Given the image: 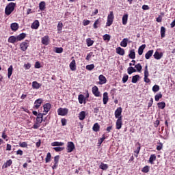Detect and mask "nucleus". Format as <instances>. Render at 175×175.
Masks as SVG:
<instances>
[{
  "mask_svg": "<svg viewBox=\"0 0 175 175\" xmlns=\"http://www.w3.org/2000/svg\"><path fill=\"white\" fill-rule=\"evenodd\" d=\"M27 36V34L25 33H22L17 36H11L8 38V42L12 43V44H14V43H17V42H21V40H24Z\"/></svg>",
  "mask_w": 175,
  "mask_h": 175,
  "instance_id": "f257e3e1",
  "label": "nucleus"
},
{
  "mask_svg": "<svg viewBox=\"0 0 175 175\" xmlns=\"http://www.w3.org/2000/svg\"><path fill=\"white\" fill-rule=\"evenodd\" d=\"M16 8V3H9L8 5L5 7V13L7 16H10L12 12L14 11V8Z\"/></svg>",
  "mask_w": 175,
  "mask_h": 175,
  "instance_id": "f03ea898",
  "label": "nucleus"
},
{
  "mask_svg": "<svg viewBox=\"0 0 175 175\" xmlns=\"http://www.w3.org/2000/svg\"><path fill=\"white\" fill-rule=\"evenodd\" d=\"M69 113V109L68 108L60 107L57 109L58 116H62V117L67 116Z\"/></svg>",
  "mask_w": 175,
  "mask_h": 175,
  "instance_id": "7ed1b4c3",
  "label": "nucleus"
},
{
  "mask_svg": "<svg viewBox=\"0 0 175 175\" xmlns=\"http://www.w3.org/2000/svg\"><path fill=\"white\" fill-rule=\"evenodd\" d=\"M29 42L28 40H25V42H22L20 44V49L22 51H27V50L28 49V47H29Z\"/></svg>",
  "mask_w": 175,
  "mask_h": 175,
  "instance_id": "20e7f679",
  "label": "nucleus"
},
{
  "mask_svg": "<svg viewBox=\"0 0 175 175\" xmlns=\"http://www.w3.org/2000/svg\"><path fill=\"white\" fill-rule=\"evenodd\" d=\"M122 108L121 107L117 108V109L115 111V118L118 119H122Z\"/></svg>",
  "mask_w": 175,
  "mask_h": 175,
  "instance_id": "39448f33",
  "label": "nucleus"
},
{
  "mask_svg": "<svg viewBox=\"0 0 175 175\" xmlns=\"http://www.w3.org/2000/svg\"><path fill=\"white\" fill-rule=\"evenodd\" d=\"M75 148H76V147L72 142H68L67 143V152H73Z\"/></svg>",
  "mask_w": 175,
  "mask_h": 175,
  "instance_id": "423d86ee",
  "label": "nucleus"
},
{
  "mask_svg": "<svg viewBox=\"0 0 175 175\" xmlns=\"http://www.w3.org/2000/svg\"><path fill=\"white\" fill-rule=\"evenodd\" d=\"M43 113L42 114L44 116L47 115V113H49V111L51 109V104L50 103H46L43 105Z\"/></svg>",
  "mask_w": 175,
  "mask_h": 175,
  "instance_id": "0eeeda50",
  "label": "nucleus"
},
{
  "mask_svg": "<svg viewBox=\"0 0 175 175\" xmlns=\"http://www.w3.org/2000/svg\"><path fill=\"white\" fill-rule=\"evenodd\" d=\"M42 103H43V99L42 98H38L34 102V106L33 109H39L40 106H42Z\"/></svg>",
  "mask_w": 175,
  "mask_h": 175,
  "instance_id": "6e6552de",
  "label": "nucleus"
},
{
  "mask_svg": "<svg viewBox=\"0 0 175 175\" xmlns=\"http://www.w3.org/2000/svg\"><path fill=\"white\" fill-rule=\"evenodd\" d=\"M92 94L94 95V96L99 97L100 96V92H99V88H98V86L95 85L92 89Z\"/></svg>",
  "mask_w": 175,
  "mask_h": 175,
  "instance_id": "1a4fd4ad",
  "label": "nucleus"
},
{
  "mask_svg": "<svg viewBox=\"0 0 175 175\" xmlns=\"http://www.w3.org/2000/svg\"><path fill=\"white\" fill-rule=\"evenodd\" d=\"M59 162V155H57L54 157V164L52 166L53 170H55L58 167V163Z\"/></svg>",
  "mask_w": 175,
  "mask_h": 175,
  "instance_id": "9d476101",
  "label": "nucleus"
},
{
  "mask_svg": "<svg viewBox=\"0 0 175 175\" xmlns=\"http://www.w3.org/2000/svg\"><path fill=\"white\" fill-rule=\"evenodd\" d=\"M50 42V38L49 36H45L41 38V43L44 44V46H49V43Z\"/></svg>",
  "mask_w": 175,
  "mask_h": 175,
  "instance_id": "9b49d317",
  "label": "nucleus"
},
{
  "mask_svg": "<svg viewBox=\"0 0 175 175\" xmlns=\"http://www.w3.org/2000/svg\"><path fill=\"white\" fill-rule=\"evenodd\" d=\"M135 146L137 147V149L134 151L135 154V157H136V158H137V157H139V152H140V150L142 148V146H140V143L137 142L135 144Z\"/></svg>",
  "mask_w": 175,
  "mask_h": 175,
  "instance_id": "f8f14e48",
  "label": "nucleus"
},
{
  "mask_svg": "<svg viewBox=\"0 0 175 175\" xmlns=\"http://www.w3.org/2000/svg\"><path fill=\"white\" fill-rule=\"evenodd\" d=\"M98 79L100 81L99 84L100 85L106 84V81H107V80L106 79V77L104 76L103 75H99Z\"/></svg>",
  "mask_w": 175,
  "mask_h": 175,
  "instance_id": "ddd939ff",
  "label": "nucleus"
},
{
  "mask_svg": "<svg viewBox=\"0 0 175 175\" xmlns=\"http://www.w3.org/2000/svg\"><path fill=\"white\" fill-rule=\"evenodd\" d=\"M116 129H121L122 128V118L118 119L116 123Z\"/></svg>",
  "mask_w": 175,
  "mask_h": 175,
  "instance_id": "4468645a",
  "label": "nucleus"
},
{
  "mask_svg": "<svg viewBox=\"0 0 175 175\" xmlns=\"http://www.w3.org/2000/svg\"><path fill=\"white\" fill-rule=\"evenodd\" d=\"M43 116H44L43 113H38L36 119V122H38L39 124H42L43 122Z\"/></svg>",
  "mask_w": 175,
  "mask_h": 175,
  "instance_id": "2eb2a0df",
  "label": "nucleus"
},
{
  "mask_svg": "<svg viewBox=\"0 0 175 175\" xmlns=\"http://www.w3.org/2000/svg\"><path fill=\"white\" fill-rule=\"evenodd\" d=\"M103 102L104 105H107V102H109V94L107 92L103 93Z\"/></svg>",
  "mask_w": 175,
  "mask_h": 175,
  "instance_id": "dca6fc26",
  "label": "nucleus"
},
{
  "mask_svg": "<svg viewBox=\"0 0 175 175\" xmlns=\"http://www.w3.org/2000/svg\"><path fill=\"white\" fill-rule=\"evenodd\" d=\"M10 28H11L12 31H13L14 32H16V31H17L19 28L18 23H12L10 25Z\"/></svg>",
  "mask_w": 175,
  "mask_h": 175,
  "instance_id": "f3484780",
  "label": "nucleus"
},
{
  "mask_svg": "<svg viewBox=\"0 0 175 175\" xmlns=\"http://www.w3.org/2000/svg\"><path fill=\"white\" fill-rule=\"evenodd\" d=\"M13 163V161L12 159H9L2 166V169H6L9 167L10 166H12V164Z\"/></svg>",
  "mask_w": 175,
  "mask_h": 175,
  "instance_id": "a211bd4d",
  "label": "nucleus"
},
{
  "mask_svg": "<svg viewBox=\"0 0 175 175\" xmlns=\"http://www.w3.org/2000/svg\"><path fill=\"white\" fill-rule=\"evenodd\" d=\"M40 24L39 23V21L36 20L31 26V28H32V29H38V28H39Z\"/></svg>",
  "mask_w": 175,
  "mask_h": 175,
  "instance_id": "6ab92c4d",
  "label": "nucleus"
},
{
  "mask_svg": "<svg viewBox=\"0 0 175 175\" xmlns=\"http://www.w3.org/2000/svg\"><path fill=\"white\" fill-rule=\"evenodd\" d=\"M129 57L131 59H135L136 58V53H135V49H131L129 51Z\"/></svg>",
  "mask_w": 175,
  "mask_h": 175,
  "instance_id": "aec40b11",
  "label": "nucleus"
},
{
  "mask_svg": "<svg viewBox=\"0 0 175 175\" xmlns=\"http://www.w3.org/2000/svg\"><path fill=\"white\" fill-rule=\"evenodd\" d=\"M153 57L155 59H161V58H162V57H163V53L156 51L154 53Z\"/></svg>",
  "mask_w": 175,
  "mask_h": 175,
  "instance_id": "412c9836",
  "label": "nucleus"
},
{
  "mask_svg": "<svg viewBox=\"0 0 175 175\" xmlns=\"http://www.w3.org/2000/svg\"><path fill=\"white\" fill-rule=\"evenodd\" d=\"M42 87V84L38 83V81H33L32 82V88L35 90H39Z\"/></svg>",
  "mask_w": 175,
  "mask_h": 175,
  "instance_id": "4be33fe9",
  "label": "nucleus"
},
{
  "mask_svg": "<svg viewBox=\"0 0 175 175\" xmlns=\"http://www.w3.org/2000/svg\"><path fill=\"white\" fill-rule=\"evenodd\" d=\"M70 70H72V72H75V70H76V60L73 59L70 63Z\"/></svg>",
  "mask_w": 175,
  "mask_h": 175,
  "instance_id": "5701e85b",
  "label": "nucleus"
},
{
  "mask_svg": "<svg viewBox=\"0 0 175 175\" xmlns=\"http://www.w3.org/2000/svg\"><path fill=\"white\" fill-rule=\"evenodd\" d=\"M116 53L119 54V55H125V50L121 47L116 48Z\"/></svg>",
  "mask_w": 175,
  "mask_h": 175,
  "instance_id": "b1692460",
  "label": "nucleus"
},
{
  "mask_svg": "<svg viewBox=\"0 0 175 175\" xmlns=\"http://www.w3.org/2000/svg\"><path fill=\"white\" fill-rule=\"evenodd\" d=\"M152 54H154V50H150L145 54L146 59H150L151 57H152Z\"/></svg>",
  "mask_w": 175,
  "mask_h": 175,
  "instance_id": "393cba45",
  "label": "nucleus"
},
{
  "mask_svg": "<svg viewBox=\"0 0 175 175\" xmlns=\"http://www.w3.org/2000/svg\"><path fill=\"white\" fill-rule=\"evenodd\" d=\"M128 17H129L128 14L123 15V16L122 18V23L123 25H126V24L128 23Z\"/></svg>",
  "mask_w": 175,
  "mask_h": 175,
  "instance_id": "a878e982",
  "label": "nucleus"
},
{
  "mask_svg": "<svg viewBox=\"0 0 175 175\" xmlns=\"http://www.w3.org/2000/svg\"><path fill=\"white\" fill-rule=\"evenodd\" d=\"M154 161H157V155H155V154H151L149 158V163H151V165H154Z\"/></svg>",
  "mask_w": 175,
  "mask_h": 175,
  "instance_id": "bb28decb",
  "label": "nucleus"
},
{
  "mask_svg": "<svg viewBox=\"0 0 175 175\" xmlns=\"http://www.w3.org/2000/svg\"><path fill=\"white\" fill-rule=\"evenodd\" d=\"M79 119L80 121H83L85 119V111H81L79 114Z\"/></svg>",
  "mask_w": 175,
  "mask_h": 175,
  "instance_id": "cd10ccee",
  "label": "nucleus"
},
{
  "mask_svg": "<svg viewBox=\"0 0 175 175\" xmlns=\"http://www.w3.org/2000/svg\"><path fill=\"white\" fill-rule=\"evenodd\" d=\"M65 143L59 142H54L51 143L52 147H59L61 146H64Z\"/></svg>",
  "mask_w": 175,
  "mask_h": 175,
  "instance_id": "c85d7f7f",
  "label": "nucleus"
},
{
  "mask_svg": "<svg viewBox=\"0 0 175 175\" xmlns=\"http://www.w3.org/2000/svg\"><path fill=\"white\" fill-rule=\"evenodd\" d=\"M12 75H13V66H10V67L8 69V79H10L12 77Z\"/></svg>",
  "mask_w": 175,
  "mask_h": 175,
  "instance_id": "c756f323",
  "label": "nucleus"
},
{
  "mask_svg": "<svg viewBox=\"0 0 175 175\" xmlns=\"http://www.w3.org/2000/svg\"><path fill=\"white\" fill-rule=\"evenodd\" d=\"M144 49H146V44H142L138 49V54L139 55H142L143 52L144 51Z\"/></svg>",
  "mask_w": 175,
  "mask_h": 175,
  "instance_id": "7c9ffc66",
  "label": "nucleus"
},
{
  "mask_svg": "<svg viewBox=\"0 0 175 175\" xmlns=\"http://www.w3.org/2000/svg\"><path fill=\"white\" fill-rule=\"evenodd\" d=\"M100 129V126L99 125L98 123H95L92 127V130L94 132H99Z\"/></svg>",
  "mask_w": 175,
  "mask_h": 175,
  "instance_id": "2f4dec72",
  "label": "nucleus"
},
{
  "mask_svg": "<svg viewBox=\"0 0 175 175\" xmlns=\"http://www.w3.org/2000/svg\"><path fill=\"white\" fill-rule=\"evenodd\" d=\"M140 79V76L139 75H136L135 76H133L131 82L134 84H136L137 81H139V79Z\"/></svg>",
  "mask_w": 175,
  "mask_h": 175,
  "instance_id": "473e14b6",
  "label": "nucleus"
},
{
  "mask_svg": "<svg viewBox=\"0 0 175 175\" xmlns=\"http://www.w3.org/2000/svg\"><path fill=\"white\" fill-rule=\"evenodd\" d=\"M39 9L40 10H41L42 12H43V10H44L46 9V2L44 1H41L39 3Z\"/></svg>",
  "mask_w": 175,
  "mask_h": 175,
  "instance_id": "72a5a7b5",
  "label": "nucleus"
},
{
  "mask_svg": "<svg viewBox=\"0 0 175 175\" xmlns=\"http://www.w3.org/2000/svg\"><path fill=\"white\" fill-rule=\"evenodd\" d=\"M107 20L109 21H114V12L111 11L107 16Z\"/></svg>",
  "mask_w": 175,
  "mask_h": 175,
  "instance_id": "f704fd0d",
  "label": "nucleus"
},
{
  "mask_svg": "<svg viewBox=\"0 0 175 175\" xmlns=\"http://www.w3.org/2000/svg\"><path fill=\"white\" fill-rule=\"evenodd\" d=\"M120 46L122 47H126L128 46V38H124L120 42Z\"/></svg>",
  "mask_w": 175,
  "mask_h": 175,
  "instance_id": "c9c22d12",
  "label": "nucleus"
},
{
  "mask_svg": "<svg viewBox=\"0 0 175 175\" xmlns=\"http://www.w3.org/2000/svg\"><path fill=\"white\" fill-rule=\"evenodd\" d=\"M157 106L159 109H161V110H163V109H165V107H166V103L165 102H160L157 103Z\"/></svg>",
  "mask_w": 175,
  "mask_h": 175,
  "instance_id": "e433bc0d",
  "label": "nucleus"
},
{
  "mask_svg": "<svg viewBox=\"0 0 175 175\" xmlns=\"http://www.w3.org/2000/svg\"><path fill=\"white\" fill-rule=\"evenodd\" d=\"M135 72H136V69L131 66L127 68L128 75H132V73H135Z\"/></svg>",
  "mask_w": 175,
  "mask_h": 175,
  "instance_id": "4c0bfd02",
  "label": "nucleus"
},
{
  "mask_svg": "<svg viewBox=\"0 0 175 175\" xmlns=\"http://www.w3.org/2000/svg\"><path fill=\"white\" fill-rule=\"evenodd\" d=\"M86 43H87V46L88 47H91V46H92V44H94V40H91L90 38L86 39Z\"/></svg>",
  "mask_w": 175,
  "mask_h": 175,
  "instance_id": "58836bf2",
  "label": "nucleus"
},
{
  "mask_svg": "<svg viewBox=\"0 0 175 175\" xmlns=\"http://www.w3.org/2000/svg\"><path fill=\"white\" fill-rule=\"evenodd\" d=\"M84 95L83 94H79L78 96V100H79V103H80V105H83V102H84Z\"/></svg>",
  "mask_w": 175,
  "mask_h": 175,
  "instance_id": "ea45409f",
  "label": "nucleus"
},
{
  "mask_svg": "<svg viewBox=\"0 0 175 175\" xmlns=\"http://www.w3.org/2000/svg\"><path fill=\"white\" fill-rule=\"evenodd\" d=\"M161 38H165V33H166V28H165V27L162 26L161 27Z\"/></svg>",
  "mask_w": 175,
  "mask_h": 175,
  "instance_id": "a19ab883",
  "label": "nucleus"
},
{
  "mask_svg": "<svg viewBox=\"0 0 175 175\" xmlns=\"http://www.w3.org/2000/svg\"><path fill=\"white\" fill-rule=\"evenodd\" d=\"M51 161V153L48 152L45 158V163H49Z\"/></svg>",
  "mask_w": 175,
  "mask_h": 175,
  "instance_id": "79ce46f5",
  "label": "nucleus"
},
{
  "mask_svg": "<svg viewBox=\"0 0 175 175\" xmlns=\"http://www.w3.org/2000/svg\"><path fill=\"white\" fill-rule=\"evenodd\" d=\"M100 169H102V170H107V169H109V165H107V164L101 163L100 165Z\"/></svg>",
  "mask_w": 175,
  "mask_h": 175,
  "instance_id": "37998d69",
  "label": "nucleus"
},
{
  "mask_svg": "<svg viewBox=\"0 0 175 175\" xmlns=\"http://www.w3.org/2000/svg\"><path fill=\"white\" fill-rule=\"evenodd\" d=\"M135 68H136V70L140 73V72H142V69H143V67L142 66V64H140V63H138L137 64H136L135 66Z\"/></svg>",
  "mask_w": 175,
  "mask_h": 175,
  "instance_id": "c03bdc74",
  "label": "nucleus"
},
{
  "mask_svg": "<svg viewBox=\"0 0 175 175\" xmlns=\"http://www.w3.org/2000/svg\"><path fill=\"white\" fill-rule=\"evenodd\" d=\"M142 173H148L150 172V166L146 165L142 170Z\"/></svg>",
  "mask_w": 175,
  "mask_h": 175,
  "instance_id": "a18cd8bd",
  "label": "nucleus"
},
{
  "mask_svg": "<svg viewBox=\"0 0 175 175\" xmlns=\"http://www.w3.org/2000/svg\"><path fill=\"white\" fill-rule=\"evenodd\" d=\"M162 98V93H159L154 96V99L156 102H159V100Z\"/></svg>",
  "mask_w": 175,
  "mask_h": 175,
  "instance_id": "49530a36",
  "label": "nucleus"
},
{
  "mask_svg": "<svg viewBox=\"0 0 175 175\" xmlns=\"http://www.w3.org/2000/svg\"><path fill=\"white\" fill-rule=\"evenodd\" d=\"M98 24H100V18L97 19V20L94 22V25H93V27H94V29H96L98 28Z\"/></svg>",
  "mask_w": 175,
  "mask_h": 175,
  "instance_id": "de8ad7c7",
  "label": "nucleus"
},
{
  "mask_svg": "<svg viewBox=\"0 0 175 175\" xmlns=\"http://www.w3.org/2000/svg\"><path fill=\"white\" fill-rule=\"evenodd\" d=\"M63 52H64V49L62 47L55 48V53H57V54H61Z\"/></svg>",
  "mask_w": 175,
  "mask_h": 175,
  "instance_id": "09e8293b",
  "label": "nucleus"
},
{
  "mask_svg": "<svg viewBox=\"0 0 175 175\" xmlns=\"http://www.w3.org/2000/svg\"><path fill=\"white\" fill-rule=\"evenodd\" d=\"M105 139H106V137H105V134H103L102 135V137L98 140V144L100 146V144H102V143H103V142L105 141Z\"/></svg>",
  "mask_w": 175,
  "mask_h": 175,
  "instance_id": "8fccbe9b",
  "label": "nucleus"
},
{
  "mask_svg": "<svg viewBox=\"0 0 175 175\" xmlns=\"http://www.w3.org/2000/svg\"><path fill=\"white\" fill-rule=\"evenodd\" d=\"M103 38L104 41L107 40V42H110L111 36L109 34H105L103 36Z\"/></svg>",
  "mask_w": 175,
  "mask_h": 175,
  "instance_id": "3c124183",
  "label": "nucleus"
},
{
  "mask_svg": "<svg viewBox=\"0 0 175 175\" xmlns=\"http://www.w3.org/2000/svg\"><path fill=\"white\" fill-rule=\"evenodd\" d=\"M95 68V65L94 64H89L86 66L87 70H92Z\"/></svg>",
  "mask_w": 175,
  "mask_h": 175,
  "instance_id": "603ef678",
  "label": "nucleus"
},
{
  "mask_svg": "<svg viewBox=\"0 0 175 175\" xmlns=\"http://www.w3.org/2000/svg\"><path fill=\"white\" fill-rule=\"evenodd\" d=\"M152 91L153 92H158V91H159V85H154L153 87H152Z\"/></svg>",
  "mask_w": 175,
  "mask_h": 175,
  "instance_id": "864d4df0",
  "label": "nucleus"
},
{
  "mask_svg": "<svg viewBox=\"0 0 175 175\" xmlns=\"http://www.w3.org/2000/svg\"><path fill=\"white\" fill-rule=\"evenodd\" d=\"M65 148H62V147H55L53 148V150H55V151H56V152H59L61 151H64Z\"/></svg>",
  "mask_w": 175,
  "mask_h": 175,
  "instance_id": "5fc2aeb1",
  "label": "nucleus"
},
{
  "mask_svg": "<svg viewBox=\"0 0 175 175\" xmlns=\"http://www.w3.org/2000/svg\"><path fill=\"white\" fill-rule=\"evenodd\" d=\"M62 27H64V24L61 22H59L57 24V31H62Z\"/></svg>",
  "mask_w": 175,
  "mask_h": 175,
  "instance_id": "6e6d98bb",
  "label": "nucleus"
},
{
  "mask_svg": "<svg viewBox=\"0 0 175 175\" xmlns=\"http://www.w3.org/2000/svg\"><path fill=\"white\" fill-rule=\"evenodd\" d=\"M128 79H129V76H128V75H124L122 78V83H126V81H128Z\"/></svg>",
  "mask_w": 175,
  "mask_h": 175,
  "instance_id": "4d7b16f0",
  "label": "nucleus"
},
{
  "mask_svg": "<svg viewBox=\"0 0 175 175\" xmlns=\"http://www.w3.org/2000/svg\"><path fill=\"white\" fill-rule=\"evenodd\" d=\"M19 146L20 147L27 148L28 147V144L27 142H19Z\"/></svg>",
  "mask_w": 175,
  "mask_h": 175,
  "instance_id": "13d9d810",
  "label": "nucleus"
},
{
  "mask_svg": "<svg viewBox=\"0 0 175 175\" xmlns=\"http://www.w3.org/2000/svg\"><path fill=\"white\" fill-rule=\"evenodd\" d=\"M163 147V144L161 142L159 143V145L157 146V151H161Z\"/></svg>",
  "mask_w": 175,
  "mask_h": 175,
  "instance_id": "bf43d9fd",
  "label": "nucleus"
},
{
  "mask_svg": "<svg viewBox=\"0 0 175 175\" xmlns=\"http://www.w3.org/2000/svg\"><path fill=\"white\" fill-rule=\"evenodd\" d=\"M93 52H90L86 56V61H90L91 59V57H92Z\"/></svg>",
  "mask_w": 175,
  "mask_h": 175,
  "instance_id": "052dcab7",
  "label": "nucleus"
},
{
  "mask_svg": "<svg viewBox=\"0 0 175 175\" xmlns=\"http://www.w3.org/2000/svg\"><path fill=\"white\" fill-rule=\"evenodd\" d=\"M152 103H154V99L152 98H151L148 104V109H150V107H151L152 106Z\"/></svg>",
  "mask_w": 175,
  "mask_h": 175,
  "instance_id": "680f3d73",
  "label": "nucleus"
},
{
  "mask_svg": "<svg viewBox=\"0 0 175 175\" xmlns=\"http://www.w3.org/2000/svg\"><path fill=\"white\" fill-rule=\"evenodd\" d=\"M40 126V123L36 122V123L33 126V129H38V128H39Z\"/></svg>",
  "mask_w": 175,
  "mask_h": 175,
  "instance_id": "e2e57ef3",
  "label": "nucleus"
},
{
  "mask_svg": "<svg viewBox=\"0 0 175 175\" xmlns=\"http://www.w3.org/2000/svg\"><path fill=\"white\" fill-rule=\"evenodd\" d=\"M35 68H36V69H40V68H41L40 62H36L35 64Z\"/></svg>",
  "mask_w": 175,
  "mask_h": 175,
  "instance_id": "0e129e2a",
  "label": "nucleus"
},
{
  "mask_svg": "<svg viewBox=\"0 0 175 175\" xmlns=\"http://www.w3.org/2000/svg\"><path fill=\"white\" fill-rule=\"evenodd\" d=\"M61 122H62V126H65V125H66V119L62 118L61 120Z\"/></svg>",
  "mask_w": 175,
  "mask_h": 175,
  "instance_id": "69168bd1",
  "label": "nucleus"
},
{
  "mask_svg": "<svg viewBox=\"0 0 175 175\" xmlns=\"http://www.w3.org/2000/svg\"><path fill=\"white\" fill-rule=\"evenodd\" d=\"M90 23V21H88V20H84V21H83V25H84L85 27L87 26V25H89Z\"/></svg>",
  "mask_w": 175,
  "mask_h": 175,
  "instance_id": "338daca9",
  "label": "nucleus"
},
{
  "mask_svg": "<svg viewBox=\"0 0 175 175\" xmlns=\"http://www.w3.org/2000/svg\"><path fill=\"white\" fill-rule=\"evenodd\" d=\"M25 69H29L31 68V64L27 63L26 64H24Z\"/></svg>",
  "mask_w": 175,
  "mask_h": 175,
  "instance_id": "774afa93",
  "label": "nucleus"
}]
</instances>
